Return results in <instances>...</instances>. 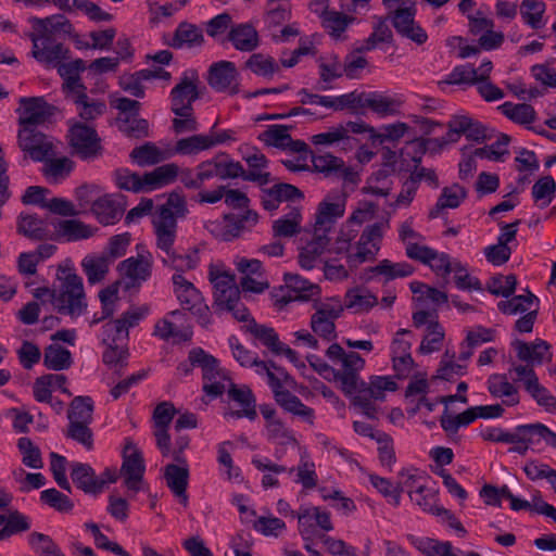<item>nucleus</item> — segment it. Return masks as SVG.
I'll use <instances>...</instances> for the list:
<instances>
[{"instance_id":"9d476101","label":"nucleus","mask_w":556,"mask_h":556,"mask_svg":"<svg viewBox=\"0 0 556 556\" xmlns=\"http://www.w3.org/2000/svg\"><path fill=\"white\" fill-rule=\"evenodd\" d=\"M397 384L391 376H370L368 381L363 380V386H357V390L350 396L354 405L369 417L374 416L375 407L372 403L383 401L388 392H394Z\"/></svg>"},{"instance_id":"a19ab883","label":"nucleus","mask_w":556,"mask_h":556,"mask_svg":"<svg viewBox=\"0 0 556 556\" xmlns=\"http://www.w3.org/2000/svg\"><path fill=\"white\" fill-rule=\"evenodd\" d=\"M399 239L405 247L408 258L414 260L427 245L425 237L414 229L413 217L407 218L399 226Z\"/></svg>"},{"instance_id":"20e7f679","label":"nucleus","mask_w":556,"mask_h":556,"mask_svg":"<svg viewBox=\"0 0 556 556\" xmlns=\"http://www.w3.org/2000/svg\"><path fill=\"white\" fill-rule=\"evenodd\" d=\"M208 280L214 288L216 305L232 313L236 319H244L248 315L247 307L240 303V290L235 281V276L222 262H213L208 266Z\"/></svg>"},{"instance_id":"39448f33","label":"nucleus","mask_w":556,"mask_h":556,"mask_svg":"<svg viewBox=\"0 0 556 556\" xmlns=\"http://www.w3.org/2000/svg\"><path fill=\"white\" fill-rule=\"evenodd\" d=\"M62 276L60 289L54 298V306L59 313L77 318L83 315L87 308L84 281L72 268L60 267Z\"/></svg>"},{"instance_id":"423d86ee","label":"nucleus","mask_w":556,"mask_h":556,"mask_svg":"<svg viewBox=\"0 0 556 556\" xmlns=\"http://www.w3.org/2000/svg\"><path fill=\"white\" fill-rule=\"evenodd\" d=\"M326 356L340 365L338 382L345 395L354 394L357 386H363L361 371L365 369L366 361L356 352H346L340 344L332 343L326 351Z\"/></svg>"},{"instance_id":"6e6552de","label":"nucleus","mask_w":556,"mask_h":556,"mask_svg":"<svg viewBox=\"0 0 556 556\" xmlns=\"http://www.w3.org/2000/svg\"><path fill=\"white\" fill-rule=\"evenodd\" d=\"M314 313L309 326L314 334L326 341L337 338L336 321L342 316L344 306L340 296H329L314 301Z\"/></svg>"},{"instance_id":"c9c22d12","label":"nucleus","mask_w":556,"mask_h":556,"mask_svg":"<svg viewBox=\"0 0 556 556\" xmlns=\"http://www.w3.org/2000/svg\"><path fill=\"white\" fill-rule=\"evenodd\" d=\"M254 370L258 376L266 378L274 393V397H276V394L285 391L283 387H292L293 384V379L289 374L282 367L276 366L274 363L258 361Z\"/></svg>"},{"instance_id":"2f4dec72","label":"nucleus","mask_w":556,"mask_h":556,"mask_svg":"<svg viewBox=\"0 0 556 556\" xmlns=\"http://www.w3.org/2000/svg\"><path fill=\"white\" fill-rule=\"evenodd\" d=\"M162 263L175 270V274L192 270L200 264V249L193 248L185 252H178L173 248L163 250Z\"/></svg>"},{"instance_id":"6e6d98bb","label":"nucleus","mask_w":556,"mask_h":556,"mask_svg":"<svg viewBox=\"0 0 556 556\" xmlns=\"http://www.w3.org/2000/svg\"><path fill=\"white\" fill-rule=\"evenodd\" d=\"M275 400L285 410L301 417L309 424H313L315 417L314 409L302 403V401L294 394L285 390L281 393L276 394Z\"/></svg>"},{"instance_id":"4d7b16f0","label":"nucleus","mask_w":556,"mask_h":556,"mask_svg":"<svg viewBox=\"0 0 556 556\" xmlns=\"http://www.w3.org/2000/svg\"><path fill=\"white\" fill-rule=\"evenodd\" d=\"M0 527H2L0 529V541H5L15 534L29 530L31 522L26 515L18 510H12L4 515L3 523Z\"/></svg>"},{"instance_id":"c03bdc74","label":"nucleus","mask_w":556,"mask_h":556,"mask_svg":"<svg viewBox=\"0 0 556 556\" xmlns=\"http://www.w3.org/2000/svg\"><path fill=\"white\" fill-rule=\"evenodd\" d=\"M49 225H51V222L43 220L37 215L21 214L17 222V230L33 240H42L52 236Z\"/></svg>"},{"instance_id":"aec40b11","label":"nucleus","mask_w":556,"mask_h":556,"mask_svg":"<svg viewBox=\"0 0 556 556\" xmlns=\"http://www.w3.org/2000/svg\"><path fill=\"white\" fill-rule=\"evenodd\" d=\"M348 194L341 189L328 192L318 204L316 211L315 229L325 231L345 213Z\"/></svg>"},{"instance_id":"f8f14e48","label":"nucleus","mask_w":556,"mask_h":556,"mask_svg":"<svg viewBox=\"0 0 556 556\" xmlns=\"http://www.w3.org/2000/svg\"><path fill=\"white\" fill-rule=\"evenodd\" d=\"M51 21V18L41 21L43 33L31 35V55L46 67L58 66L62 61L68 59V49L48 34L49 26L53 27Z\"/></svg>"},{"instance_id":"2eb2a0df","label":"nucleus","mask_w":556,"mask_h":556,"mask_svg":"<svg viewBox=\"0 0 556 556\" xmlns=\"http://www.w3.org/2000/svg\"><path fill=\"white\" fill-rule=\"evenodd\" d=\"M413 323L417 328H424V336L418 348L421 354L439 352L444 344L445 329L439 323L438 315L433 312L417 311L413 314Z\"/></svg>"},{"instance_id":"09e8293b","label":"nucleus","mask_w":556,"mask_h":556,"mask_svg":"<svg viewBox=\"0 0 556 556\" xmlns=\"http://www.w3.org/2000/svg\"><path fill=\"white\" fill-rule=\"evenodd\" d=\"M237 320L244 323L243 329L255 339L260 340V342L268 348L273 353L281 343L274 328L257 324L254 318L250 317L249 312L247 318Z\"/></svg>"},{"instance_id":"603ef678","label":"nucleus","mask_w":556,"mask_h":556,"mask_svg":"<svg viewBox=\"0 0 556 556\" xmlns=\"http://www.w3.org/2000/svg\"><path fill=\"white\" fill-rule=\"evenodd\" d=\"M111 260L106 255L88 254L81 261V268L91 285L102 281L109 271Z\"/></svg>"},{"instance_id":"f03ea898","label":"nucleus","mask_w":556,"mask_h":556,"mask_svg":"<svg viewBox=\"0 0 556 556\" xmlns=\"http://www.w3.org/2000/svg\"><path fill=\"white\" fill-rule=\"evenodd\" d=\"M178 173V165L168 163L161 165L142 176L131 172L129 168L122 167L115 169L112 177L118 189L134 193H143L152 192L173 184L176 180Z\"/></svg>"},{"instance_id":"774afa93","label":"nucleus","mask_w":556,"mask_h":556,"mask_svg":"<svg viewBox=\"0 0 556 556\" xmlns=\"http://www.w3.org/2000/svg\"><path fill=\"white\" fill-rule=\"evenodd\" d=\"M258 140L268 147L288 149L292 143L289 128L285 125H270L258 135Z\"/></svg>"},{"instance_id":"5701e85b","label":"nucleus","mask_w":556,"mask_h":556,"mask_svg":"<svg viewBox=\"0 0 556 556\" xmlns=\"http://www.w3.org/2000/svg\"><path fill=\"white\" fill-rule=\"evenodd\" d=\"M68 142L81 159L94 157L100 150V139L93 127L81 122H70Z\"/></svg>"},{"instance_id":"052dcab7","label":"nucleus","mask_w":556,"mask_h":556,"mask_svg":"<svg viewBox=\"0 0 556 556\" xmlns=\"http://www.w3.org/2000/svg\"><path fill=\"white\" fill-rule=\"evenodd\" d=\"M245 65L253 74L266 79L273 78L280 71L279 63L270 55L263 53L252 54Z\"/></svg>"},{"instance_id":"a211bd4d","label":"nucleus","mask_w":556,"mask_h":556,"mask_svg":"<svg viewBox=\"0 0 556 556\" xmlns=\"http://www.w3.org/2000/svg\"><path fill=\"white\" fill-rule=\"evenodd\" d=\"M299 533L304 541L320 539V532L333 530L330 513L316 506L301 508L296 514Z\"/></svg>"},{"instance_id":"de8ad7c7","label":"nucleus","mask_w":556,"mask_h":556,"mask_svg":"<svg viewBox=\"0 0 556 556\" xmlns=\"http://www.w3.org/2000/svg\"><path fill=\"white\" fill-rule=\"evenodd\" d=\"M75 167V163L67 156L47 160L42 167V175L51 185H58L70 177Z\"/></svg>"},{"instance_id":"5fc2aeb1","label":"nucleus","mask_w":556,"mask_h":556,"mask_svg":"<svg viewBox=\"0 0 556 556\" xmlns=\"http://www.w3.org/2000/svg\"><path fill=\"white\" fill-rule=\"evenodd\" d=\"M538 298L528 292L527 294L514 295L508 300L500 301L497 308L505 315H525L534 307H538Z\"/></svg>"},{"instance_id":"9b49d317","label":"nucleus","mask_w":556,"mask_h":556,"mask_svg":"<svg viewBox=\"0 0 556 556\" xmlns=\"http://www.w3.org/2000/svg\"><path fill=\"white\" fill-rule=\"evenodd\" d=\"M542 442L556 450V432L542 422L518 425L511 429L513 452L523 455Z\"/></svg>"},{"instance_id":"bb28decb","label":"nucleus","mask_w":556,"mask_h":556,"mask_svg":"<svg viewBox=\"0 0 556 556\" xmlns=\"http://www.w3.org/2000/svg\"><path fill=\"white\" fill-rule=\"evenodd\" d=\"M486 390L493 399L501 400L504 407H516L520 404L519 388L509 381L506 374H492L486 379Z\"/></svg>"},{"instance_id":"ea45409f","label":"nucleus","mask_w":556,"mask_h":556,"mask_svg":"<svg viewBox=\"0 0 556 556\" xmlns=\"http://www.w3.org/2000/svg\"><path fill=\"white\" fill-rule=\"evenodd\" d=\"M414 260L429 266L437 276L446 277L452 274L454 260L447 253L428 245Z\"/></svg>"},{"instance_id":"7ed1b4c3","label":"nucleus","mask_w":556,"mask_h":556,"mask_svg":"<svg viewBox=\"0 0 556 556\" xmlns=\"http://www.w3.org/2000/svg\"><path fill=\"white\" fill-rule=\"evenodd\" d=\"M188 213L185 197L179 192H170L167 201L159 205L152 214V225L156 238V247L161 251L174 247L177 236V219Z\"/></svg>"},{"instance_id":"4be33fe9","label":"nucleus","mask_w":556,"mask_h":556,"mask_svg":"<svg viewBox=\"0 0 556 556\" xmlns=\"http://www.w3.org/2000/svg\"><path fill=\"white\" fill-rule=\"evenodd\" d=\"M258 222V215L254 211H247L242 215H226L219 223H211L207 229L224 241H230L244 231L251 230Z\"/></svg>"},{"instance_id":"680f3d73","label":"nucleus","mask_w":556,"mask_h":556,"mask_svg":"<svg viewBox=\"0 0 556 556\" xmlns=\"http://www.w3.org/2000/svg\"><path fill=\"white\" fill-rule=\"evenodd\" d=\"M498 109L508 119L519 125H529L536 118L535 110L527 103L505 102Z\"/></svg>"},{"instance_id":"338daca9","label":"nucleus","mask_w":556,"mask_h":556,"mask_svg":"<svg viewBox=\"0 0 556 556\" xmlns=\"http://www.w3.org/2000/svg\"><path fill=\"white\" fill-rule=\"evenodd\" d=\"M72 364V354L67 349L56 344L49 345L43 355V365L51 370L67 369Z\"/></svg>"},{"instance_id":"7c9ffc66","label":"nucleus","mask_w":556,"mask_h":556,"mask_svg":"<svg viewBox=\"0 0 556 556\" xmlns=\"http://www.w3.org/2000/svg\"><path fill=\"white\" fill-rule=\"evenodd\" d=\"M513 346L517 357L522 362L531 364V367L552 359L551 345L544 340L536 339L531 343L516 340L513 342Z\"/></svg>"},{"instance_id":"b1692460","label":"nucleus","mask_w":556,"mask_h":556,"mask_svg":"<svg viewBox=\"0 0 556 556\" xmlns=\"http://www.w3.org/2000/svg\"><path fill=\"white\" fill-rule=\"evenodd\" d=\"M413 338L414 336L410 330L400 329L394 333L391 341L390 354L393 369L402 377L407 376L414 366L410 353Z\"/></svg>"},{"instance_id":"79ce46f5","label":"nucleus","mask_w":556,"mask_h":556,"mask_svg":"<svg viewBox=\"0 0 556 556\" xmlns=\"http://www.w3.org/2000/svg\"><path fill=\"white\" fill-rule=\"evenodd\" d=\"M91 211L102 225H113L122 217L123 210L110 194H103L93 201Z\"/></svg>"},{"instance_id":"a878e982","label":"nucleus","mask_w":556,"mask_h":556,"mask_svg":"<svg viewBox=\"0 0 556 556\" xmlns=\"http://www.w3.org/2000/svg\"><path fill=\"white\" fill-rule=\"evenodd\" d=\"M208 85L219 92L236 94L239 92L238 71L230 61L213 63L208 71Z\"/></svg>"},{"instance_id":"69168bd1","label":"nucleus","mask_w":556,"mask_h":556,"mask_svg":"<svg viewBox=\"0 0 556 556\" xmlns=\"http://www.w3.org/2000/svg\"><path fill=\"white\" fill-rule=\"evenodd\" d=\"M129 156L139 166H151L166 159L165 152L152 142L132 149Z\"/></svg>"},{"instance_id":"393cba45","label":"nucleus","mask_w":556,"mask_h":556,"mask_svg":"<svg viewBox=\"0 0 556 556\" xmlns=\"http://www.w3.org/2000/svg\"><path fill=\"white\" fill-rule=\"evenodd\" d=\"M199 76L194 71H186L180 81L170 91V108L173 112H187L199 98Z\"/></svg>"},{"instance_id":"37998d69","label":"nucleus","mask_w":556,"mask_h":556,"mask_svg":"<svg viewBox=\"0 0 556 556\" xmlns=\"http://www.w3.org/2000/svg\"><path fill=\"white\" fill-rule=\"evenodd\" d=\"M403 100L400 97H392L377 92H369L365 99V109H370L381 117L395 115L400 112Z\"/></svg>"},{"instance_id":"72a5a7b5","label":"nucleus","mask_w":556,"mask_h":556,"mask_svg":"<svg viewBox=\"0 0 556 556\" xmlns=\"http://www.w3.org/2000/svg\"><path fill=\"white\" fill-rule=\"evenodd\" d=\"M409 541L425 556H481L475 552L465 553L450 542L430 538L409 536Z\"/></svg>"},{"instance_id":"e433bc0d","label":"nucleus","mask_w":556,"mask_h":556,"mask_svg":"<svg viewBox=\"0 0 556 556\" xmlns=\"http://www.w3.org/2000/svg\"><path fill=\"white\" fill-rule=\"evenodd\" d=\"M228 39L235 49L242 52H251L258 47V33L252 24L242 23L232 26Z\"/></svg>"},{"instance_id":"4468645a","label":"nucleus","mask_w":556,"mask_h":556,"mask_svg":"<svg viewBox=\"0 0 556 556\" xmlns=\"http://www.w3.org/2000/svg\"><path fill=\"white\" fill-rule=\"evenodd\" d=\"M417 5L414 0L402 1L399 7L390 13V21L396 33L420 46L428 40L427 31L415 21Z\"/></svg>"},{"instance_id":"e2e57ef3","label":"nucleus","mask_w":556,"mask_h":556,"mask_svg":"<svg viewBox=\"0 0 556 556\" xmlns=\"http://www.w3.org/2000/svg\"><path fill=\"white\" fill-rule=\"evenodd\" d=\"M531 195L538 207H547L556 197V182L552 176H543L532 186Z\"/></svg>"},{"instance_id":"0e129e2a","label":"nucleus","mask_w":556,"mask_h":556,"mask_svg":"<svg viewBox=\"0 0 556 556\" xmlns=\"http://www.w3.org/2000/svg\"><path fill=\"white\" fill-rule=\"evenodd\" d=\"M210 141L206 134H197L180 138L176 141L173 152L178 155H197L203 151L210 150Z\"/></svg>"},{"instance_id":"f257e3e1","label":"nucleus","mask_w":556,"mask_h":556,"mask_svg":"<svg viewBox=\"0 0 556 556\" xmlns=\"http://www.w3.org/2000/svg\"><path fill=\"white\" fill-rule=\"evenodd\" d=\"M389 228L388 220L378 222L366 226L359 235L357 228L341 225L329 251L343 255L351 267H357L376 258Z\"/></svg>"},{"instance_id":"864d4df0","label":"nucleus","mask_w":556,"mask_h":556,"mask_svg":"<svg viewBox=\"0 0 556 556\" xmlns=\"http://www.w3.org/2000/svg\"><path fill=\"white\" fill-rule=\"evenodd\" d=\"M189 471L187 464L168 465L165 469V478L168 488L184 503L187 502L186 489L188 485Z\"/></svg>"},{"instance_id":"0eeeda50","label":"nucleus","mask_w":556,"mask_h":556,"mask_svg":"<svg viewBox=\"0 0 556 556\" xmlns=\"http://www.w3.org/2000/svg\"><path fill=\"white\" fill-rule=\"evenodd\" d=\"M189 358L202 369L203 391L207 396L215 399L232 387L228 372L222 369L217 359L204 350L192 349L189 352Z\"/></svg>"},{"instance_id":"412c9836","label":"nucleus","mask_w":556,"mask_h":556,"mask_svg":"<svg viewBox=\"0 0 556 556\" xmlns=\"http://www.w3.org/2000/svg\"><path fill=\"white\" fill-rule=\"evenodd\" d=\"M153 336L164 341L181 343L191 340L192 330L186 315L175 309L155 324Z\"/></svg>"},{"instance_id":"1a4fd4ad","label":"nucleus","mask_w":556,"mask_h":556,"mask_svg":"<svg viewBox=\"0 0 556 556\" xmlns=\"http://www.w3.org/2000/svg\"><path fill=\"white\" fill-rule=\"evenodd\" d=\"M290 20L291 4L289 0H268L265 25L274 41L287 42L300 34L298 24H289Z\"/></svg>"},{"instance_id":"4c0bfd02","label":"nucleus","mask_w":556,"mask_h":556,"mask_svg":"<svg viewBox=\"0 0 556 556\" xmlns=\"http://www.w3.org/2000/svg\"><path fill=\"white\" fill-rule=\"evenodd\" d=\"M342 303L344 309L365 313L378 304V298L365 287H354L345 292Z\"/></svg>"},{"instance_id":"58836bf2","label":"nucleus","mask_w":556,"mask_h":556,"mask_svg":"<svg viewBox=\"0 0 556 556\" xmlns=\"http://www.w3.org/2000/svg\"><path fill=\"white\" fill-rule=\"evenodd\" d=\"M288 473L295 472L294 482L301 484L305 490H312L317 485L318 476L314 460L306 448H300V460L296 467L288 468Z\"/></svg>"},{"instance_id":"bf43d9fd","label":"nucleus","mask_w":556,"mask_h":556,"mask_svg":"<svg viewBox=\"0 0 556 556\" xmlns=\"http://www.w3.org/2000/svg\"><path fill=\"white\" fill-rule=\"evenodd\" d=\"M371 274L382 276L387 280L405 278L414 273V267L407 262H392L390 260L380 261L370 269Z\"/></svg>"},{"instance_id":"f3484780","label":"nucleus","mask_w":556,"mask_h":556,"mask_svg":"<svg viewBox=\"0 0 556 556\" xmlns=\"http://www.w3.org/2000/svg\"><path fill=\"white\" fill-rule=\"evenodd\" d=\"M144 471L146 465L141 452L132 442H127L124 448L121 476L129 492L138 493L146 490Z\"/></svg>"},{"instance_id":"dca6fc26","label":"nucleus","mask_w":556,"mask_h":556,"mask_svg":"<svg viewBox=\"0 0 556 556\" xmlns=\"http://www.w3.org/2000/svg\"><path fill=\"white\" fill-rule=\"evenodd\" d=\"M509 372H514L517 381L522 383L525 391L532 400L547 413L556 410V396L553 395L539 380L533 367L528 365H514Z\"/></svg>"},{"instance_id":"cd10ccee","label":"nucleus","mask_w":556,"mask_h":556,"mask_svg":"<svg viewBox=\"0 0 556 556\" xmlns=\"http://www.w3.org/2000/svg\"><path fill=\"white\" fill-rule=\"evenodd\" d=\"M286 293L279 302L287 304L293 301L307 302L320 296L321 289L318 285L302 278L299 275L288 274L285 276Z\"/></svg>"},{"instance_id":"6ab92c4d","label":"nucleus","mask_w":556,"mask_h":556,"mask_svg":"<svg viewBox=\"0 0 556 556\" xmlns=\"http://www.w3.org/2000/svg\"><path fill=\"white\" fill-rule=\"evenodd\" d=\"M153 260L149 252L138 253L118 264V273L126 289L139 288L152 274Z\"/></svg>"},{"instance_id":"c85d7f7f","label":"nucleus","mask_w":556,"mask_h":556,"mask_svg":"<svg viewBox=\"0 0 556 556\" xmlns=\"http://www.w3.org/2000/svg\"><path fill=\"white\" fill-rule=\"evenodd\" d=\"M18 103L16 113L22 127L39 125L51 114V108L42 97H23L20 98Z\"/></svg>"},{"instance_id":"49530a36","label":"nucleus","mask_w":556,"mask_h":556,"mask_svg":"<svg viewBox=\"0 0 556 556\" xmlns=\"http://www.w3.org/2000/svg\"><path fill=\"white\" fill-rule=\"evenodd\" d=\"M466 197V189L458 184L443 188L435 205L429 212V217L437 218L443 210L458 207Z\"/></svg>"},{"instance_id":"ddd939ff","label":"nucleus","mask_w":556,"mask_h":556,"mask_svg":"<svg viewBox=\"0 0 556 556\" xmlns=\"http://www.w3.org/2000/svg\"><path fill=\"white\" fill-rule=\"evenodd\" d=\"M172 281L173 291L182 308L194 315L200 324H208L210 308L195 286L184 277L182 274H174Z\"/></svg>"},{"instance_id":"c756f323","label":"nucleus","mask_w":556,"mask_h":556,"mask_svg":"<svg viewBox=\"0 0 556 556\" xmlns=\"http://www.w3.org/2000/svg\"><path fill=\"white\" fill-rule=\"evenodd\" d=\"M53 233L51 238L63 239L67 242L88 239L93 236L94 229L78 219H51Z\"/></svg>"},{"instance_id":"3c124183","label":"nucleus","mask_w":556,"mask_h":556,"mask_svg":"<svg viewBox=\"0 0 556 556\" xmlns=\"http://www.w3.org/2000/svg\"><path fill=\"white\" fill-rule=\"evenodd\" d=\"M546 4L542 0H523L520 4L522 22L532 29H541L546 25Z\"/></svg>"},{"instance_id":"8fccbe9b","label":"nucleus","mask_w":556,"mask_h":556,"mask_svg":"<svg viewBox=\"0 0 556 556\" xmlns=\"http://www.w3.org/2000/svg\"><path fill=\"white\" fill-rule=\"evenodd\" d=\"M429 483V475L425 470L414 466L403 467L397 472V488L401 492L406 491L408 495L409 492L420 490L422 486Z\"/></svg>"},{"instance_id":"f704fd0d","label":"nucleus","mask_w":556,"mask_h":556,"mask_svg":"<svg viewBox=\"0 0 556 556\" xmlns=\"http://www.w3.org/2000/svg\"><path fill=\"white\" fill-rule=\"evenodd\" d=\"M229 397L236 402L241 408L239 410H229L225 413L226 418H248L254 420L256 418L255 397L248 387L237 388L233 383L228 390Z\"/></svg>"},{"instance_id":"473e14b6","label":"nucleus","mask_w":556,"mask_h":556,"mask_svg":"<svg viewBox=\"0 0 556 556\" xmlns=\"http://www.w3.org/2000/svg\"><path fill=\"white\" fill-rule=\"evenodd\" d=\"M55 391L71 395L66 388V377L62 374L43 375L38 377L33 384V395L39 403L50 401Z\"/></svg>"},{"instance_id":"a18cd8bd","label":"nucleus","mask_w":556,"mask_h":556,"mask_svg":"<svg viewBox=\"0 0 556 556\" xmlns=\"http://www.w3.org/2000/svg\"><path fill=\"white\" fill-rule=\"evenodd\" d=\"M71 477L77 488L86 493L97 494L103 490V481H99L93 469L85 464L76 463L72 466Z\"/></svg>"},{"instance_id":"13d9d810","label":"nucleus","mask_w":556,"mask_h":556,"mask_svg":"<svg viewBox=\"0 0 556 556\" xmlns=\"http://www.w3.org/2000/svg\"><path fill=\"white\" fill-rule=\"evenodd\" d=\"M301 223V212L298 207H293L289 213L274 222L273 235L274 237H292L300 232Z\"/></svg>"}]
</instances>
